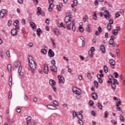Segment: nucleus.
<instances>
[{"label":"nucleus","instance_id":"f257e3e1","mask_svg":"<svg viewBox=\"0 0 125 125\" xmlns=\"http://www.w3.org/2000/svg\"><path fill=\"white\" fill-rule=\"evenodd\" d=\"M66 29L71 30V24H72V14L70 13H67L64 19Z\"/></svg>","mask_w":125,"mask_h":125},{"label":"nucleus","instance_id":"f03ea898","mask_svg":"<svg viewBox=\"0 0 125 125\" xmlns=\"http://www.w3.org/2000/svg\"><path fill=\"white\" fill-rule=\"evenodd\" d=\"M29 65L31 69V72H34L36 70V67H37V63L34 60V58L32 56H29L28 57Z\"/></svg>","mask_w":125,"mask_h":125},{"label":"nucleus","instance_id":"7ed1b4c3","mask_svg":"<svg viewBox=\"0 0 125 125\" xmlns=\"http://www.w3.org/2000/svg\"><path fill=\"white\" fill-rule=\"evenodd\" d=\"M72 91L75 94H76V98L77 99H81V97H82V90H81V89L74 87L72 88Z\"/></svg>","mask_w":125,"mask_h":125},{"label":"nucleus","instance_id":"20e7f679","mask_svg":"<svg viewBox=\"0 0 125 125\" xmlns=\"http://www.w3.org/2000/svg\"><path fill=\"white\" fill-rule=\"evenodd\" d=\"M14 69L19 68V72L22 71V66H21V63L19 61L15 62L13 65Z\"/></svg>","mask_w":125,"mask_h":125},{"label":"nucleus","instance_id":"39448f33","mask_svg":"<svg viewBox=\"0 0 125 125\" xmlns=\"http://www.w3.org/2000/svg\"><path fill=\"white\" fill-rule=\"evenodd\" d=\"M104 16L107 20H109V18H111V16L110 15V12L108 10H106L104 12Z\"/></svg>","mask_w":125,"mask_h":125},{"label":"nucleus","instance_id":"423d86ee","mask_svg":"<svg viewBox=\"0 0 125 125\" xmlns=\"http://www.w3.org/2000/svg\"><path fill=\"white\" fill-rule=\"evenodd\" d=\"M58 79L60 83H65V78H64L63 77L58 75Z\"/></svg>","mask_w":125,"mask_h":125},{"label":"nucleus","instance_id":"0eeeda50","mask_svg":"<svg viewBox=\"0 0 125 125\" xmlns=\"http://www.w3.org/2000/svg\"><path fill=\"white\" fill-rule=\"evenodd\" d=\"M49 3L50 4L48 10V11H51L52 10V8H53V0H48Z\"/></svg>","mask_w":125,"mask_h":125},{"label":"nucleus","instance_id":"6e6552de","mask_svg":"<svg viewBox=\"0 0 125 125\" xmlns=\"http://www.w3.org/2000/svg\"><path fill=\"white\" fill-rule=\"evenodd\" d=\"M109 63L112 66L113 69H115V65H116V61L115 60L111 59L109 61Z\"/></svg>","mask_w":125,"mask_h":125},{"label":"nucleus","instance_id":"1a4fd4ad","mask_svg":"<svg viewBox=\"0 0 125 125\" xmlns=\"http://www.w3.org/2000/svg\"><path fill=\"white\" fill-rule=\"evenodd\" d=\"M46 107L50 110H56L57 109V107L51 104H48L46 105Z\"/></svg>","mask_w":125,"mask_h":125},{"label":"nucleus","instance_id":"9d476101","mask_svg":"<svg viewBox=\"0 0 125 125\" xmlns=\"http://www.w3.org/2000/svg\"><path fill=\"white\" fill-rule=\"evenodd\" d=\"M48 54L49 57H53L55 55L54 52L51 49H49Z\"/></svg>","mask_w":125,"mask_h":125},{"label":"nucleus","instance_id":"9b49d317","mask_svg":"<svg viewBox=\"0 0 125 125\" xmlns=\"http://www.w3.org/2000/svg\"><path fill=\"white\" fill-rule=\"evenodd\" d=\"M44 73H45V74H48V71H49L48 65H47L46 63H44Z\"/></svg>","mask_w":125,"mask_h":125},{"label":"nucleus","instance_id":"f8f14e48","mask_svg":"<svg viewBox=\"0 0 125 125\" xmlns=\"http://www.w3.org/2000/svg\"><path fill=\"white\" fill-rule=\"evenodd\" d=\"M11 33L12 36H16L17 34H18V31H17L16 29H12Z\"/></svg>","mask_w":125,"mask_h":125},{"label":"nucleus","instance_id":"ddd939ff","mask_svg":"<svg viewBox=\"0 0 125 125\" xmlns=\"http://www.w3.org/2000/svg\"><path fill=\"white\" fill-rule=\"evenodd\" d=\"M115 103L116 107H120V105L122 104V102H121V99H117Z\"/></svg>","mask_w":125,"mask_h":125},{"label":"nucleus","instance_id":"4468645a","mask_svg":"<svg viewBox=\"0 0 125 125\" xmlns=\"http://www.w3.org/2000/svg\"><path fill=\"white\" fill-rule=\"evenodd\" d=\"M100 50L103 52V53H105L106 52V49L105 48V46L102 44L100 47Z\"/></svg>","mask_w":125,"mask_h":125},{"label":"nucleus","instance_id":"2eb2a0df","mask_svg":"<svg viewBox=\"0 0 125 125\" xmlns=\"http://www.w3.org/2000/svg\"><path fill=\"white\" fill-rule=\"evenodd\" d=\"M50 69L53 72H57V67L55 65H52L50 67Z\"/></svg>","mask_w":125,"mask_h":125},{"label":"nucleus","instance_id":"dca6fc26","mask_svg":"<svg viewBox=\"0 0 125 125\" xmlns=\"http://www.w3.org/2000/svg\"><path fill=\"white\" fill-rule=\"evenodd\" d=\"M49 84L52 86H54L56 84V82H55V81H54V80H50L49 81Z\"/></svg>","mask_w":125,"mask_h":125},{"label":"nucleus","instance_id":"f3484780","mask_svg":"<svg viewBox=\"0 0 125 125\" xmlns=\"http://www.w3.org/2000/svg\"><path fill=\"white\" fill-rule=\"evenodd\" d=\"M71 23H72V31H73V32H75V31H76V26H75V21L73 20L71 21Z\"/></svg>","mask_w":125,"mask_h":125},{"label":"nucleus","instance_id":"a211bd4d","mask_svg":"<svg viewBox=\"0 0 125 125\" xmlns=\"http://www.w3.org/2000/svg\"><path fill=\"white\" fill-rule=\"evenodd\" d=\"M92 97L93 100H96L98 98L97 94L96 93H93L92 94Z\"/></svg>","mask_w":125,"mask_h":125},{"label":"nucleus","instance_id":"6ab92c4d","mask_svg":"<svg viewBox=\"0 0 125 125\" xmlns=\"http://www.w3.org/2000/svg\"><path fill=\"white\" fill-rule=\"evenodd\" d=\"M109 43L111 45H112V46H113V47H114V46H116V44H115V43L114 42V40L110 39L109 41Z\"/></svg>","mask_w":125,"mask_h":125},{"label":"nucleus","instance_id":"aec40b11","mask_svg":"<svg viewBox=\"0 0 125 125\" xmlns=\"http://www.w3.org/2000/svg\"><path fill=\"white\" fill-rule=\"evenodd\" d=\"M9 86H11L12 85V75H10V77L9 79Z\"/></svg>","mask_w":125,"mask_h":125},{"label":"nucleus","instance_id":"412c9836","mask_svg":"<svg viewBox=\"0 0 125 125\" xmlns=\"http://www.w3.org/2000/svg\"><path fill=\"white\" fill-rule=\"evenodd\" d=\"M77 118L79 120H83V115H82L81 112H79V114H77Z\"/></svg>","mask_w":125,"mask_h":125},{"label":"nucleus","instance_id":"4be33fe9","mask_svg":"<svg viewBox=\"0 0 125 125\" xmlns=\"http://www.w3.org/2000/svg\"><path fill=\"white\" fill-rule=\"evenodd\" d=\"M54 32L56 36H59V30L57 28H55L54 29Z\"/></svg>","mask_w":125,"mask_h":125},{"label":"nucleus","instance_id":"5701e85b","mask_svg":"<svg viewBox=\"0 0 125 125\" xmlns=\"http://www.w3.org/2000/svg\"><path fill=\"white\" fill-rule=\"evenodd\" d=\"M111 87L113 90H115L117 88V86L115 83H111Z\"/></svg>","mask_w":125,"mask_h":125},{"label":"nucleus","instance_id":"b1692460","mask_svg":"<svg viewBox=\"0 0 125 125\" xmlns=\"http://www.w3.org/2000/svg\"><path fill=\"white\" fill-rule=\"evenodd\" d=\"M30 24L31 27L33 29H35V26L36 25L35 22H34L33 21H31L30 22Z\"/></svg>","mask_w":125,"mask_h":125},{"label":"nucleus","instance_id":"393cba45","mask_svg":"<svg viewBox=\"0 0 125 125\" xmlns=\"http://www.w3.org/2000/svg\"><path fill=\"white\" fill-rule=\"evenodd\" d=\"M51 42L52 43L53 48H56V44H55V42H54V40H53V39H51Z\"/></svg>","mask_w":125,"mask_h":125},{"label":"nucleus","instance_id":"a878e982","mask_svg":"<svg viewBox=\"0 0 125 125\" xmlns=\"http://www.w3.org/2000/svg\"><path fill=\"white\" fill-rule=\"evenodd\" d=\"M112 34L113 35H114L115 36H117L118 34V31L116 30V29H114L113 31H112Z\"/></svg>","mask_w":125,"mask_h":125},{"label":"nucleus","instance_id":"bb28decb","mask_svg":"<svg viewBox=\"0 0 125 125\" xmlns=\"http://www.w3.org/2000/svg\"><path fill=\"white\" fill-rule=\"evenodd\" d=\"M86 30L87 32H88V33H90V25L88 24L87 25Z\"/></svg>","mask_w":125,"mask_h":125},{"label":"nucleus","instance_id":"cd10ccee","mask_svg":"<svg viewBox=\"0 0 125 125\" xmlns=\"http://www.w3.org/2000/svg\"><path fill=\"white\" fill-rule=\"evenodd\" d=\"M41 53H43V54H46L47 51L45 49H42L41 51Z\"/></svg>","mask_w":125,"mask_h":125},{"label":"nucleus","instance_id":"c85d7f7f","mask_svg":"<svg viewBox=\"0 0 125 125\" xmlns=\"http://www.w3.org/2000/svg\"><path fill=\"white\" fill-rule=\"evenodd\" d=\"M104 70L105 73H108V67L106 65L104 66Z\"/></svg>","mask_w":125,"mask_h":125},{"label":"nucleus","instance_id":"c756f323","mask_svg":"<svg viewBox=\"0 0 125 125\" xmlns=\"http://www.w3.org/2000/svg\"><path fill=\"white\" fill-rule=\"evenodd\" d=\"M88 55L90 57H93V52L89 50L88 52Z\"/></svg>","mask_w":125,"mask_h":125},{"label":"nucleus","instance_id":"7c9ffc66","mask_svg":"<svg viewBox=\"0 0 125 125\" xmlns=\"http://www.w3.org/2000/svg\"><path fill=\"white\" fill-rule=\"evenodd\" d=\"M86 20H88V16L87 15H85L84 18H83V21L84 22H86Z\"/></svg>","mask_w":125,"mask_h":125},{"label":"nucleus","instance_id":"2f4dec72","mask_svg":"<svg viewBox=\"0 0 125 125\" xmlns=\"http://www.w3.org/2000/svg\"><path fill=\"white\" fill-rule=\"evenodd\" d=\"M0 12L2 13V14H3L4 15H5V14H6V13H7V10H4V9H2L0 11Z\"/></svg>","mask_w":125,"mask_h":125},{"label":"nucleus","instance_id":"473e14b6","mask_svg":"<svg viewBox=\"0 0 125 125\" xmlns=\"http://www.w3.org/2000/svg\"><path fill=\"white\" fill-rule=\"evenodd\" d=\"M7 68L8 69V71L9 72H10V71H11V65L8 64L7 66Z\"/></svg>","mask_w":125,"mask_h":125},{"label":"nucleus","instance_id":"72a5a7b5","mask_svg":"<svg viewBox=\"0 0 125 125\" xmlns=\"http://www.w3.org/2000/svg\"><path fill=\"white\" fill-rule=\"evenodd\" d=\"M53 104L55 105L56 106H59V103L57 102V101L55 100L53 101Z\"/></svg>","mask_w":125,"mask_h":125},{"label":"nucleus","instance_id":"f704fd0d","mask_svg":"<svg viewBox=\"0 0 125 125\" xmlns=\"http://www.w3.org/2000/svg\"><path fill=\"white\" fill-rule=\"evenodd\" d=\"M108 79L110 81H114V77H113L112 75H109L108 76Z\"/></svg>","mask_w":125,"mask_h":125},{"label":"nucleus","instance_id":"c9c22d12","mask_svg":"<svg viewBox=\"0 0 125 125\" xmlns=\"http://www.w3.org/2000/svg\"><path fill=\"white\" fill-rule=\"evenodd\" d=\"M19 25V21H15L14 22V26H18Z\"/></svg>","mask_w":125,"mask_h":125},{"label":"nucleus","instance_id":"e433bc0d","mask_svg":"<svg viewBox=\"0 0 125 125\" xmlns=\"http://www.w3.org/2000/svg\"><path fill=\"white\" fill-rule=\"evenodd\" d=\"M8 98L9 99H10V98H11V97H12V92L11 91H10L9 92V95H8Z\"/></svg>","mask_w":125,"mask_h":125},{"label":"nucleus","instance_id":"4c0bfd02","mask_svg":"<svg viewBox=\"0 0 125 125\" xmlns=\"http://www.w3.org/2000/svg\"><path fill=\"white\" fill-rule=\"evenodd\" d=\"M18 72L20 74V76L21 78H23V77L24 76V73H23V72H21V71L19 72V70H18Z\"/></svg>","mask_w":125,"mask_h":125},{"label":"nucleus","instance_id":"58836bf2","mask_svg":"<svg viewBox=\"0 0 125 125\" xmlns=\"http://www.w3.org/2000/svg\"><path fill=\"white\" fill-rule=\"evenodd\" d=\"M109 24H110V25H112V24H114V20L110 19L109 20Z\"/></svg>","mask_w":125,"mask_h":125},{"label":"nucleus","instance_id":"ea45409f","mask_svg":"<svg viewBox=\"0 0 125 125\" xmlns=\"http://www.w3.org/2000/svg\"><path fill=\"white\" fill-rule=\"evenodd\" d=\"M108 116H109V112H108V111H105L104 112V118H108Z\"/></svg>","mask_w":125,"mask_h":125},{"label":"nucleus","instance_id":"a19ab883","mask_svg":"<svg viewBox=\"0 0 125 125\" xmlns=\"http://www.w3.org/2000/svg\"><path fill=\"white\" fill-rule=\"evenodd\" d=\"M107 29L108 30V31H110V30H111V29H112V26L110 24H108L107 26Z\"/></svg>","mask_w":125,"mask_h":125},{"label":"nucleus","instance_id":"79ce46f5","mask_svg":"<svg viewBox=\"0 0 125 125\" xmlns=\"http://www.w3.org/2000/svg\"><path fill=\"white\" fill-rule=\"evenodd\" d=\"M98 107L100 110H102V104L101 103L98 104Z\"/></svg>","mask_w":125,"mask_h":125},{"label":"nucleus","instance_id":"37998d69","mask_svg":"<svg viewBox=\"0 0 125 125\" xmlns=\"http://www.w3.org/2000/svg\"><path fill=\"white\" fill-rule=\"evenodd\" d=\"M120 120L122 122H125V119H124V116L123 115H120Z\"/></svg>","mask_w":125,"mask_h":125},{"label":"nucleus","instance_id":"c03bdc74","mask_svg":"<svg viewBox=\"0 0 125 125\" xmlns=\"http://www.w3.org/2000/svg\"><path fill=\"white\" fill-rule=\"evenodd\" d=\"M89 104L90 106H93V105L94 104V102H93V101L90 100L89 102Z\"/></svg>","mask_w":125,"mask_h":125},{"label":"nucleus","instance_id":"a18cd8bd","mask_svg":"<svg viewBox=\"0 0 125 125\" xmlns=\"http://www.w3.org/2000/svg\"><path fill=\"white\" fill-rule=\"evenodd\" d=\"M72 116L74 118H75V117H77L78 116V114L77 112H76V111H74L72 113Z\"/></svg>","mask_w":125,"mask_h":125},{"label":"nucleus","instance_id":"49530a36","mask_svg":"<svg viewBox=\"0 0 125 125\" xmlns=\"http://www.w3.org/2000/svg\"><path fill=\"white\" fill-rule=\"evenodd\" d=\"M4 17V14H2L0 12V19H2Z\"/></svg>","mask_w":125,"mask_h":125},{"label":"nucleus","instance_id":"de8ad7c7","mask_svg":"<svg viewBox=\"0 0 125 125\" xmlns=\"http://www.w3.org/2000/svg\"><path fill=\"white\" fill-rule=\"evenodd\" d=\"M98 31L100 34H101L102 33V28H101V26H99L98 27Z\"/></svg>","mask_w":125,"mask_h":125},{"label":"nucleus","instance_id":"09e8293b","mask_svg":"<svg viewBox=\"0 0 125 125\" xmlns=\"http://www.w3.org/2000/svg\"><path fill=\"white\" fill-rule=\"evenodd\" d=\"M83 30H84V29H83V27L80 26L79 27V31H80V32H81L82 33V32H83Z\"/></svg>","mask_w":125,"mask_h":125},{"label":"nucleus","instance_id":"8fccbe9b","mask_svg":"<svg viewBox=\"0 0 125 125\" xmlns=\"http://www.w3.org/2000/svg\"><path fill=\"white\" fill-rule=\"evenodd\" d=\"M113 83H116V84H119V81H118V80H117V79H113Z\"/></svg>","mask_w":125,"mask_h":125},{"label":"nucleus","instance_id":"3c124183","mask_svg":"<svg viewBox=\"0 0 125 125\" xmlns=\"http://www.w3.org/2000/svg\"><path fill=\"white\" fill-rule=\"evenodd\" d=\"M115 16L116 18H118V17H120V16H121V15L120 14V13L119 12H117L115 14Z\"/></svg>","mask_w":125,"mask_h":125},{"label":"nucleus","instance_id":"603ef678","mask_svg":"<svg viewBox=\"0 0 125 125\" xmlns=\"http://www.w3.org/2000/svg\"><path fill=\"white\" fill-rule=\"evenodd\" d=\"M90 51H92V52H94L95 51V48L94 47H91L90 49Z\"/></svg>","mask_w":125,"mask_h":125},{"label":"nucleus","instance_id":"864d4df0","mask_svg":"<svg viewBox=\"0 0 125 125\" xmlns=\"http://www.w3.org/2000/svg\"><path fill=\"white\" fill-rule=\"evenodd\" d=\"M28 96H27V95H24V100H25V101H28Z\"/></svg>","mask_w":125,"mask_h":125},{"label":"nucleus","instance_id":"5fc2aeb1","mask_svg":"<svg viewBox=\"0 0 125 125\" xmlns=\"http://www.w3.org/2000/svg\"><path fill=\"white\" fill-rule=\"evenodd\" d=\"M12 24V21H8V26L10 27V26Z\"/></svg>","mask_w":125,"mask_h":125},{"label":"nucleus","instance_id":"6e6d98bb","mask_svg":"<svg viewBox=\"0 0 125 125\" xmlns=\"http://www.w3.org/2000/svg\"><path fill=\"white\" fill-rule=\"evenodd\" d=\"M115 30L116 31H117V32H118V31H120L121 30V26H116Z\"/></svg>","mask_w":125,"mask_h":125},{"label":"nucleus","instance_id":"4d7b16f0","mask_svg":"<svg viewBox=\"0 0 125 125\" xmlns=\"http://www.w3.org/2000/svg\"><path fill=\"white\" fill-rule=\"evenodd\" d=\"M51 64H52V65H55L56 62H55V60H52L51 61Z\"/></svg>","mask_w":125,"mask_h":125},{"label":"nucleus","instance_id":"13d9d810","mask_svg":"<svg viewBox=\"0 0 125 125\" xmlns=\"http://www.w3.org/2000/svg\"><path fill=\"white\" fill-rule=\"evenodd\" d=\"M120 13H121V14H125V10L124 9H121L120 10Z\"/></svg>","mask_w":125,"mask_h":125},{"label":"nucleus","instance_id":"bf43d9fd","mask_svg":"<svg viewBox=\"0 0 125 125\" xmlns=\"http://www.w3.org/2000/svg\"><path fill=\"white\" fill-rule=\"evenodd\" d=\"M87 78H88V79H91V75L90 74V73H88L87 74Z\"/></svg>","mask_w":125,"mask_h":125},{"label":"nucleus","instance_id":"052dcab7","mask_svg":"<svg viewBox=\"0 0 125 125\" xmlns=\"http://www.w3.org/2000/svg\"><path fill=\"white\" fill-rule=\"evenodd\" d=\"M21 23H22V24H23L24 25H25V24H26V21L25 20V19H23L21 20Z\"/></svg>","mask_w":125,"mask_h":125},{"label":"nucleus","instance_id":"680f3d73","mask_svg":"<svg viewBox=\"0 0 125 125\" xmlns=\"http://www.w3.org/2000/svg\"><path fill=\"white\" fill-rule=\"evenodd\" d=\"M73 3L74 5H77L78 4V0H74L73 1Z\"/></svg>","mask_w":125,"mask_h":125},{"label":"nucleus","instance_id":"e2e57ef3","mask_svg":"<svg viewBox=\"0 0 125 125\" xmlns=\"http://www.w3.org/2000/svg\"><path fill=\"white\" fill-rule=\"evenodd\" d=\"M6 54L8 57H10V52H9V51H7Z\"/></svg>","mask_w":125,"mask_h":125},{"label":"nucleus","instance_id":"0e129e2a","mask_svg":"<svg viewBox=\"0 0 125 125\" xmlns=\"http://www.w3.org/2000/svg\"><path fill=\"white\" fill-rule=\"evenodd\" d=\"M114 75L115 76V78H118L119 74L117 72H114Z\"/></svg>","mask_w":125,"mask_h":125},{"label":"nucleus","instance_id":"69168bd1","mask_svg":"<svg viewBox=\"0 0 125 125\" xmlns=\"http://www.w3.org/2000/svg\"><path fill=\"white\" fill-rule=\"evenodd\" d=\"M94 4L95 5H98V4H99V2L98 1V0H95L94 2Z\"/></svg>","mask_w":125,"mask_h":125},{"label":"nucleus","instance_id":"338daca9","mask_svg":"<svg viewBox=\"0 0 125 125\" xmlns=\"http://www.w3.org/2000/svg\"><path fill=\"white\" fill-rule=\"evenodd\" d=\"M112 124H113V125H116L117 124V122H116L114 120H112L111 121Z\"/></svg>","mask_w":125,"mask_h":125},{"label":"nucleus","instance_id":"774afa93","mask_svg":"<svg viewBox=\"0 0 125 125\" xmlns=\"http://www.w3.org/2000/svg\"><path fill=\"white\" fill-rule=\"evenodd\" d=\"M31 125H35V121H32L30 122Z\"/></svg>","mask_w":125,"mask_h":125}]
</instances>
